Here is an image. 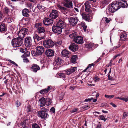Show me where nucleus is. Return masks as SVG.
Instances as JSON below:
<instances>
[{
  "instance_id": "f257e3e1",
  "label": "nucleus",
  "mask_w": 128,
  "mask_h": 128,
  "mask_svg": "<svg viewBox=\"0 0 128 128\" xmlns=\"http://www.w3.org/2000/svg\"><path fill=\"white\" fill-rule=\"evenodd\" d=\"M120 8V6L118 2H114L112 4L111 6L109 7L106 10V12L109 11L110 12L113 13Z\"/></svg>"
},
{
  "instance_id": "f03ea898",
  "label": "nucleus",
  "mask_w": 128,
  "mask_h": 128,
  "mask_svg": "<svg viewBox=\"0 0 128 128\" xmlns=\"http://www.w3.org/2000/svg\"><path fill=\"white\" fill-rule=\"evenodd\" d=\"M41 110L38 112V116L42 118H47L48 116V115L46 113L48 111L47 108L43 107L41 108Z\"/></svg>"
},
{
  "instance_id": "7ed1b4c3",
  "label": "nucleus",
  "mask_w": 128,
  "mask_h": 128,
  "mask_svg": "<svg viewBox=\"0 0 128 128\" xmlns=\"http://www.w3.org/2000/svg\"><path fill=\"white\" fill-rule=\"evenodd\" d=\"M22 39L19 37L13 39L12 41V44L13 47H19L22 45L23 43Z\"/></svg>"
},
{
  "instance_id": "20e7f679",
  "label": "nucleus",
  "mask_w": 128,
  "mask_h": 128,
  "mask_svg": "<svg viewBox=\"0 0 128 128\" xmlns=\"http://www.w3.org/2000/svg\"><path fill=\"white\" fill-rule=\"evenodd\" d=\"M42 25V23H38L36 24L35 27L37 30L38 33V34H40L42 35L43 37H45L44 32L45 30L44 27L41 26Z\"/></svg>"
},
{
  "instance_id": "39448f33",
  "label": "nucleus",
  "mask_w": 128,
  "mask_h": 128,
  "mask_svg": "<svg viewBox=\"0 0 128 128\" xmlns=\"http://www.w3.org/2000/svg\"><path fill=\"white\" fill-rule=\"evenodd\" d=\"M43 44L45 48H50L54 46V43L52 40L49 39L43 41Z\"/></svg>"
},
{
  "instance_id": "423d86ee",
  "label": "nucleus",
  "mask_w": 128,
  "mask_h": 128,
  "mask_svg": "<svg viewBox=\"0 0 128 128\" xmlns=\"http://www.w3.org/2000/svg\"><path fill=\"white\" fill-rule=\"evenodd\" d=\"M36 52H34L33 54L36 56L42 54L44 51V48L42 46H38L36 48Z\"/></svg>"
},
{
  "instance_id": "0eeeda50",
  "label": "nucleus",
  "mask_w": 128,
  "mask_h": 128,
  "mask_svg": "<svg viewBox=\"0 0 128 128\" xmlns=\"http://www.w3.org/2000/svg\"><path fill=\"white\" fill-rule=\"evenodd\" d=\"M24 44L26 47H30L32 45V40L30 37L28 36L25 38Z\"/></svg>"
},
{
  "instance_id": "6e6552de",
  "label": "nucleus",
  "mask_w": 128,
  "mask_h": 128,
  "mask_svg": "<svg viewBox=\"0 0 128 128\" xmlns=\"http://www.w3.org/2000/svg\"><path fill=\"white\" fill-rule=\"evenodd\" d=\"M78 20L76 17H72L70 18L69 21L71 25L74 26L77 24Z\"/></svg>"
},
{
  "instance_id": "1a4fd4ad",
  "label": "nucleus",
  "mask_w": 128,
  "mask_h": 128,
  "mask_svg": "<svg viewBox=\"0 0 128 128\" xmlns=\"http://www.w3.org/2000/svg\"><path fill=\"white\" fill-rule=\"evenodd\" d=\"M62 28L56 25L53 26L52 27V30L53 32L57 34H60L62 32Z\"/></svg>"
},
{
  "instance_id": "9d476101",
  "label": "nucleus",
  "mask_w": 128,
  "mask_h": 128,
  "mask_svg": "<svg viewBox=\"0 0 128 128\" xmlns=\"http://www.w3.org/2000/svg\"><path fill=\"white\" fill-rule=\"evenodd\" d=\"M58 12L56 10H52L50 14V18L54 19L58 16Z\"/></svg>"
},
{
  "instance_id": "9b49d317",
  "label": "nucleus",
  "mask_w": 128,
  "mask_h": 128,
  "mask_svg": "<svg viewBox=\"0 0 128 128\" xmlns=\"http://www.w3.org/2000/svg\"><path fill=\"white\" fill-rule=\"evenodd\" d=\"M74 40L76 43L80 44H82L83 42L82 37L78 35Z\"/></svg>"
},
{
  "instance_id": "f8f14e48",
  "label": "nucleus",
  "mask_w": 128,
  "mask_h": 128,
  "mask_svg": "<svg viewBox=\"0 0 128 128\" xmlns=\"http://www.w3.org/2000/svg\"><path fill=\"white\" fill-rule=\"evenodd\" d=\"M53 20L48 18H45L44 19L43 21V23L46 26H48L52 24L53 22Z\"/></svg>"
},
{
  "instance_id": "ddd939ff",
  "label": "nucleus",
  "mask_w": 128,
  "mask_h": 128,
  "mask_svg": "<svg viewBox=\"0 0 128 128\" xmlns=\"http://www.w3.org/2000/svg\"><path fill=\"white\" fill-rule=\"evenodd\" d=\"M44 37H43L40 34H39V35H38L36 34H34L33 36V38L34 42H35V43H36V42H38L42 39L44 38Z\"/></svg>"
},
{
  "instance_id": "4468645a",
  "label": "nucleus",
  "mask_w": 128,
  "mask_h": 128,
  "mask_svg": "<svg viewBox=\"0 0 128 128\" xmlns=\"http://www.w3.org/2000/svg\"><path fill=\"white\" fill-rule=\"evenodd\" d=\"M90 2L89 1L86 2L84 3V5L85 6V11L88 12H90V8L91 6L90 5Z\"/></svg>"
},
{
  "instance_id": "2eb2a0df",
  "label": "nucleus",
  "mask_w": 128,
  "mask_h": 128,
  "mask_svg": "<svg viewBox=\"0 0 128 128\" xmlns=\"http://www.w3.org/2000/svg\"><path fill=\"white\" fill-rule=\"evenodd\" d=\"M76 67H71L65 70L67 75H69L75 72L76 70Z\"/></svg>"
},
{
  "instance_id": "dca6fc26",
  "label": "nucleus",
  "mask_w": 128,
  "mask_h": 128,
  "mask_svg": "<svg viewBox=\"0 0 128 128\" xmlns=\"http://www.w3.org/2000/svg\"><path fill=\"white\" fill-rule=\"evenodd\" d=\"M46 55L48 57H51L54 54V52L50 49H48L46 50L45 52Z\"/></svg>"
},
{
  "instance_id": "f3484780",
  "label": "nucleus",
  "mask_w": 128,
  "mask_h": 128,
  "mask_svg": "<svg viewBox=\"0 0 128 128\" xmlns=\"http://www.w3.org/2000/svg\"><path fill=\"white\" fill-rule=\"evenodd\" d=\"M69 49L73 52L76 51L78 48V46L74 44H71L69 47Z\"/></svg>"
},
{
  "instance_id": "a211bd4d",
  "label": "nucleus",
  "mask_w": 128,
  "mask_h": 128,
  "mask_svg": "<svg viewBox=\"0 0 128 128\" xmlns=\"http://www.w3.org/2000/svg\"><path fill=\"white\" fill-rule=\"evenodd\" d=\"M61 54L63 56L68 58L70 57V52L65 49L62 51Z\"/></svg>"
},
{
  "instance_id": "6ab92c4d",
  "label": "nucleus",
  "mask_w": 128,
  "mask_h": 128,
  "mask_svg": "<svg viewBox=\"0 0 128 128\" xmlns=\"http://www.w3.org/2000/svg\"><path fill=\"white\" fill-rule=\"evenodd\" d=\"M120 6L122 8H127L128 5L126 3V2L125 0H122L120 2H118Z\"/></svg>"
},
{
  "instance_id": "aec40b11",
  "label": "nucleus",
  "mask_w": 128,
  "mask_h": 128,
  "mask_svg": "<svg viewBox=\"0 0 128 128\" xmlns=\"http://www.w3.org/2000/svg\"><path fill=\"white\" fill-rule=\"evenodd\" d=\"M22 15L24 16L28 17L29 16L28 13L30 12L29 10L26 8L23 9L22 11Z\"/></svg>"
},
{
  "instance_id": "412c9836",
  "label": "nucleus",
  "mask_w": 128,
  "mask_h": 128,
  "mask_svg": "<svg viewBox=\"0 0 128 128\" xmlns=\"http://www.w3.org/2000/svg\"><path fill=\"white\" fill-rule=\"evenodd\" d=\"M51 86H48L47 88L44 89L40 91V93L42 94H44L45 93H48L51 89Z\"/></svg>"
},
{
  "instance_id": "4be33fe9",
  "label": "nucleus",
  "mask_w": 128,
  "mask_h": 128,
  "mask_svg": "<svg viewBox=\"0 0 128 128\" xmlns=\"http://www.w3.org/2000/svg\"><path fill=\"white\" fill-rule=\"evenodd\" d=\"M39 66L36 64H34L32 67V70L34 72H36L38 70H40Z\"/></svg>"
},
{
  "instance_id": "5701e85b",
  "label": "nucleus",
  "mask_w": 128,
  "mask_h": 128,
  "mask_svg": "<svg viewBox=\"0 0 128 128\" xmlns=\"http://www.w3.org/2000/svg\"><path fill=\"white\" fill-rule=\"evenodd\" d=\"M21 124L23 128L27 127L28 126V119L25 118L22 122Z\"/></svg>"
},
{
  "instance_id": "b1692460",
  "label": "nucleus",
  "mask_w": 128,
  "mask_h": 128,
  "mask_svg": "<svg viewBox=\"0 0 128 128\" xmlns=\"http://www.w3.org/2000/svg\"><path fill=\"white\" fill-rule=\"evenodd\" d=\"M56 25L60 27L62 29L64 28L65 26L64 22L61 20H59L57 24H56Z\"/></svg>"
},
{
  "instance_id": "393cba45",
  "label": "nucleus",
  "mask_w": 128,
  "mask_h": 128,
  "mask_svg": "<svg viewBox=\"0 0 128 128\" xmlns=\"http://www.w3.org/2000/svg\"><path fill=\"white\" fill-rule=\"evenodd\" d=\"M81 15L82 16V18L86 20H89L90 19V16L88 14H86L84 13H82L80 12Z\"/></svg>"
},
{
  "instance_id": "a878e982",
  "label": "nucleus",
  "mask_w": 128,
  "mask_h": 128,
  "mask_svg": "<svg viewBox=\"0 0 128 128\" xmlns=\"http://www.w3.org/2000/svg\"><path fill=\"white\" fill-rule=\"evenodd\" d=\"M64 5L67 8H72V1L65 3L64 4Z\"/></svg>"
},
{
  "instance_id": "bb28decb",
  "label": "nucleus",
  "mask_w": 128,
  "mask_h": 128,
  "mask_svg": "<svg viewBox=\"0 0 128 128\" xmlns=\"http://www.w3.org/2000/svg\"><path fill=\"white\" fill-rule=\"evenodd\" d=\"M39 101L40 102V106H44L46 104V99L45 98H42L40 99Z\"/></svg>"
},
{
  "instance_id": "cd10ccee",
  "label": "nucleus",
  "mask_w": 128,
  "mask_h": 128,
  "mask_svg": "<svg viewBox=\"0 0 128 128\" xmlns=\"http://www.w3.org/2000/svg\"><path fill=\"white\" fill-rule=\"evenodd\" d=\"M37 7L42 12H44L45 10V8L40 4H37Z\"/></svg>"
},
{
  "instance_id": "c85d7f7f",
  "label": "nucleus",
  "mask_w": 128,
  "mask_h": 128,
  "mask_svg": "<svg viewBox=\"0 0 128 128\" xmlns=\"http://www.w3.org/2000/svg\"><path fill=\"white\" fill-rule=\"evenodd\" d=\"M57 7L59 10H60L62 12H64L67 10L66 8L62 6L59 4H57Z\"/></svg>"
},
{
  "instance_id": "c756f323",
  "label": "nucleus",
  "mask_w": 128,
  "mask_h": 128,
  "mask_svg": "<svg viewBox=\"0 0 128 128\" xmlns=\"http://www.w3.org/2000/svg\"><path fill=\"white\" fill-rule=\"evenodd\" d=\"M55 62L57 65H59L62 62V60L59 57H57L56 59Z\"/></svg>"
},
{
  "instance_id": "7c9ffc66",
  "label": "nucleus",
  "mask_w": 128,
  "mask_h": 128,
  "mask_svg": "<svg viewBox=\"0 0 128 128\" xmlns=\"http://www.w3.org/2000/svg\"><path fill=\"white\" fill-rule=\"evenodd\" d=\"M18 35L19 38L22 39V38L26 36V35L24 34L23 32H22L20 30L19 31L18 33Z\"/></svg>"
},
{
  "instance_id": "2f4dec72",
  "label": "nucleus",
  "mask_w": 128,
  "mask_h": 128,
  "mask_svg": "<svg viewBox=\"0 0 128 128\" xmlns=\"http://www.w3.org/2000/svg\"><path fill=\"white\" fill-rule=\"evenodd\" d=\"M78 36L77 33L76 32H74L69 35V36L71 38H73L75 39V38H76Z\"/></svg>"
},
{
  "instance_id": "473e14b6",
  "label": "nucleus",
  "mask_w": 128,
  "mask_h": 128,
  "mask_svg": "<svg viewBox=\"0 0 128 128\" xmlns=\"http://www.w3.org/2000/svg\"><path fill=\"white\" fill-rule=\"evenodd\" d=\"M127 35V34L125 33L122 34L120 36V39L124 41L126 40Z\"/></svg>"
},
{
  "instance_id": "72a5a7b5",
  "label": "nucleus",
  "mask_w": 128,
  "mask_h": 128,
  "mask_svg": "<svg viewBox=\"0 0 128 128\" xmlns=\"http://www.w3.org/2000/svg\"><path fill=\"white\" fill-rule=\"evenodd\" d=\"M52 102V100L50 98H48L46 99V106L50 105Z\"/></svg>"
},
{
  "instance_id": "f704fd0d",
  "label": "nucleus",
  "mask_w": 128,
  "mask_h": 128,
  "mask_svg": "<svg viewBox=\"0 0 128 128\" xmlns=\"http://www.w3.org/2000/svg\"><path fill=\"white\" fill-rule=\"evenodd\" d=\"M20 30L22 32H23V33L26 36L28 32V29L25 28H22Z\"/></svg>"
},
{
  "instance_id": "c9c22d12",
  "label": "nucleus",
  "mask_w": 128,
  "mask_h": 128,
  "mask_svg": "<svg viewBox=\"0 0 128 128\" xmlns=\"http://www.w3.org/2000/svg\"><path fill=\"white\" fill-rule=\"evenodd\" d=\"M6 30V27L4 24H2L0 26V30L1 32L5 31Z\"/></svg>"
},
{
  "instance_id": "e433bc0d",
  "label": "nucleus",
  "mask_w": 128,
  "mask_h": 128,
  "mask_svg": "<svg viewBox=\"0 0 128 128\" xmlns=\"http://www.w3.org/2000/svg\"><path fill=\"white\" fill-rule=\"evenodd\" d=\"M77 58L76 55H74L72 56V58L71 61L72 62L74 63L76 61V60Z\"/></svg>"
},
{
  "instance_id": "4c0bfd02",
  "label": "nucleus",
  "mask_w": 128,
  "mask_h": 128,
  "mask_svg": "<svg viewBox=\"0 0 128 128\" xmlns=\"http://www.w3.org/2000/svg\"><path fill=\"white\" fill-rule=\"evenodd\" d=\"M59 76L64 78H65L66 76V74H65L62 72H60L58 74Z\"/></svg>"
},
{
  "instance_id": "58836bf2",
  "label": "nucleus",
  "mask_w": 128,
  "mask_h": 128,
  "mask_svg": "<svg viewBox=\"0 0 128 128\" xmlns=\"http://www.w3.org/2000/svg\"><path fill=\"white\" fill-rule=\"evenodd\" d=\"M94 46V44L92 42L88 43L86 44V46L88 48H91Z\"/></svg>"
},
{
  "instance_id": "ea45409f",
  "label": "nucleus",
  "mask_w": 128,
  "mask_h": 128,
  "mask_svg": "<svg viewBox=\"0 0 128 128\" xmlns=\"http://www.w3.org/2000/svg\"><path fill=\"white\" fill-rule=\"evenodd\" d=\"M26 52H24V55L25 56H28L30 54V52L28 51L27 48L26 49Z\"/></svg>"
},
{
  "instance_id": "a19ab883",
  "label": "nucleus",
  "mask_w": 128,
  "mask_h": 128,
  "mask_svg": "<svg viewBox=\"0 0 128 128\" xmlns=\"http://www.w3.org/2000/svg\"><path fill=\"white\" fill-rule=\"evenodd\" d=\"M81 26L83 28V29L85 32L87 26H86V24L82 22L81 23Z\"/></svg>"
},
{
  "instance_id": "79ce46f5",
  "label": "nucleus",
  "mask_w": 128,
  "mask_h": 128,
  "mask_svg": "<svg viewBox=\"0 0 128 128\" xmlns=\"http://www.w3.org/2000/svg\"><path fill=\"white\" fill-rule=\"evenodd\" d=\"M120 45H118V46H115L113 48H110V51L112 52L114 50H116L117 48H118L120 46Z\"/></svg>"
},
{
  "instance_id": "37998d69",
  "label": "nucleus",
  "mask_w": 128,
  "mask_h": 128,
  "mask_svg": "<svg viewBox=\"0 0 128 128\" xmlns=\"http://www.w3.org/2000/svg\"><path fill=\"white\" fill-rule=\"evenodd\" d=\"M32 128H40L38 125L36 123L33 124L32 125Z\"/></svg>"
},
{
  "instance_id": "c03bdc74",
  "label": "nucleus",
  "mask_w": 128,
  "mask_h": 128,
  "mask_svg": "<svg viewBox=\"0 0 128 128\" xmlns=\"http://www.w3.org/2000/svg\"><path fill=\"white\" fill-rule=\"evenodd\" d=\"M104 96L106 98L111 99L113 98L114 96L113 95H108L106 94H105Z\"/></svg>"
},
{
  "instance_id": "a18cd8bd",
  "label": "nucleus",
  "mask_w": 128,
  "mask_h": 128,
  "mask_svg": "<svg viewBox=\"0 0 128 128\" xmlns=\"http://www.w3.org/2000/svg\"><path fill=\"white\" fill-rule=\"evenodd\" d=\"M78 110V108H75L74 109L72 110H70V112L71 113H72L76 112Z\"/></svg>"
},
{
  "instance_id": "49530a36",
  "label": "nucleus",
  "mask_w": 128,
  "mask_h": 128,
  "mask_svg": "<svg viewBox=\"0 0 128 128\" xmlns=\"http://www.w3.org/2000/svg\"><path fill=\"white\" fill-rule=\"evenodd\" d=\"M27 6L30 9H31L32 8V4H27Z\"/></svg>"
},
{
  "instance_id": "de8ad7c7",
  "label": "nucleus",
  "mask_w": 128,
  "mask_h": 128,
  "mask_svg": "<svg viewBox=\"0 0 128 128\" xmlns=\"http://www.w3.org/2000/svg\"><path fill=\"white\" fill-rule=\"evenodd\" d=\"M128 116V112H124L123 114V116L124 118H125Z\"/></svg>"
},
{
  "instance_id": "09e8293b",
  "label": "nucleus",
  "mask_w": 128,
  "mask_h": 128,
  "mask_svg": "<svg viewBox=\"0 0 128 128\" xmlns=\"http://www.w3.org/2000/svg\"><path fill=\"white\" fill-rule=\"evenodd\" d=\"M4 11L5 13L8 14L9 12V10L8 8L7 7L5 8L4 9Z\"/></svg>"
},
{
  "instance_id": "8fccbe9b",
  "label": "nucleus",
  "mask_w": 128,
  "mask_h": 128,
  "mask_svg": "<svg viewBox=\"0 0 128 128\" xmlns=\"http://www.w3.org/2000/svg\"><path fill=\"white\" fill-rule=\"evenodd\" d=\"M100 119L101 120H104V121H105V122L106 121V119H105L104 117V116H102V115H101L100 116Z\"/></svg>"
},
{
  "instance_id": "3c124183",
  "label": "nucleus",
  "mask_w": 128,
  "mask_h": 128,
  "mask_svg": "<svg viewBox=\"0 0 128 128\" xmlns=\"http://www.w3.org/2000/svg\"><path fill=\"white\" fill-rule=\"evenodd\" d=\"M26 48H25L24 49L20 48V52H23L24 54V52H26Z\"/></svg>"
},
{
  "instance_id": "603ef678",
  "label": "nucleus",
  "mask_w": 128,
  "mask_h": 128,
  "mask_svg": "<svg viewBox=\"0 0 128 128\" xmlns=\"http://www.w3.org/2000/svg\"><path fill=\"white\" fill-rule=\"evenodd\" d=\"M55 109L54 107H52L50 109V112L54 113L55 112Z\"/></svg>"
},
{
  "instance_id": "864d4df0",
  "label": "nucleus",
  "mask_w": 128,
  "mask_h": 128,
  "mask_svg": "<svg viewBox=\"0 0 128 128\" xmlns=\"http://www.w3.org/2000/svg\"><path fill=\"white\" fill-rule=\"evenodd\" d=\"M23 61L24 62H28V60L26 58H24L23 59Z\"/></svg>"
},
{
  "instance_id": "5fc2aeb1",
  "label": "nucleus",
  "mask_w": 128,
  "mask_h": 128,
  "mask_svg": "<svg viewBox=\"0 0 128 128\" xmlns=\"http://www.w3.org/2000/svg\"><path fill=\"white\" fill-rule=\"evenodd\" d=\"M16 104L17 105V106L18 107L20 106V102H19L18 101H17L16 102Z\"/></svg>"
},
{
  "instance_id": "6e6d98bb",
  "label": "nucleus",
  "mask_w": 128,
  "mask_h": 128,
  "mask_svg": "<svg viewBox=\"0 0 128 128\" xmlns=\"http://www.w3.org/2000/svg\"><path fill=\"white\" fill-rule=\"evenodd\" d=\"M30 106H29L27 107V108L28 109V110H27V111L28 112H30Z\"/></svg>"
},
{
  "instance_id": "4d7b16f0",
  "label": "nucleus",
  "mask_w": 128,
  "mask_h": 128,
  "mask_svg": "<svg viewBox=\"0 0 128 128\" xmlns=\"http://www.w3.org/2000/svg\"><path fill=\"white\" fill-rule=\"evenodd\" d=\"M93 114L94 115V116H98L96 114H99V112H93Z\"/></svg>"
},
{
  "instance_id": "13d9d810",
  "label": "nucleus",
  "mask_w": 128,
  "mask_h": 128,
  "mask_svg": "<svg viewBox=\"0 0 128 128\" xmlns=\"http://www.w3.org/2000/svg\"><path fill=\"white\" fill-rule=\"evenodd\" d=\"M103 3H104L106 4H108V0H104L103 1Z\"/></svg>"
},
{
  "instance_id": "bf43d9fd",
  "label": "nucleus",
  "mask_w": 128,
  "mask_h": 128,
  "mask_svg": "<svg viewBox=\"0 0 128 128\" xmlns=\"http://www.w3.org/2000/svg\"><path fill=\"white\" fill-rule=\"evenodd\" d=\"M110 104L112 105L113 107L114 108H116L117 106L115 105L112 102H111L110 103Z\"/></svg>"
},
{
  "instance_id": "052dcab7",
  "label": "nucleus",
  "mask_w": 128,
  "mask_h": 128,
  "mask_svg": "<svg viewBox=\"0 0 128 128\" xmlns=\"http://www.w3.org/2000/svg\"><path fill=\"white\" fill-rule=\"evenodd\" d=\"M99 79H100L98 78V77H95L94 78V80L96 82L98 81Z\"/></svg>"
},
{
  "instance_id": "680f3d73",
  "label": "nucleus",
  "mask_w": 128,
  "mask_h": 128,
  "mask_svg": "<svg viewBox=\"0 0 128 128\" xmlns=\"http://www.w3.org/2000/svg\"><path fill=\"white\" fill-rule=\"evenodd\" d=\"M120 54H118L114 56L113 57V59H115L116 57H117L118 56H120Z\"/></svg>"
},
{
  "instance_id": "e2e57ef3",
  "label": "nucleus",
  "mask_w": 128,
  "mask_h": 128,
  "mask_svg": "<svg viewBox=\"0 0 128 128\" xmlns=\"http://www.w3.org/2000/svg\"><path fill=\"white\" fill-rule=\"evenodd\" d=\"M122 100L125 101L126 102L128 100V98H122Z\"/></svg>"
},
{
  "instance_id": "0e129e2a",
  "label": "nucleus",
  "mask_w": 128,
  "mask_h": 128,
  "mask_svg": "<svg viewBox=\"0 0 128 128\" xmlns=\"http://www.w3.org/2000/svg\"><path fill=\"white\" fill-rule=\"evenodd\" d=\"M94 65L93 64H89L88 66L87 67L88 69L90 68L92 66H93Z\"/></svg>"
},
{
  "instance_id": "69168bd1",
  "label": "nucleus",
  "mask_w": 128,
  "mask_h": 128,
  "mask_svg": "<svg viewBox=\"0 0 128 128\" xmlns=\"http://www.w3.org/2000/svg\"><path fill=\"white\" fill-rule=\"evenodd\" d=\"M101 126L100 124H99L97 126L96 128H101Z\"/></svg>"
},
{
  "instance_id": "338daca9",
  "label": "nucleus",
  "mask_w": 128,
  "mask_h": 128,
  "mask_svg": "<svg viewBox=\"0 0 128 128\" xmlns=\"http://www.w3.org/2000/svg\"><path fill=\"white\" fill-rule=\"evenodd\" d=\"M12 63L13 64L15 65L16 66H18V64L16 63L15 62H14V61H12Z\"/></svg>"
},
{
  "instance_id": "774afa93",
  "label": "nucleus",
  "mask_w": 128,
  "mask_h": 128,
  "mask_svg": "<svg viewBox=\"0 0 128 128\" xmlns=\"http://www.w3.org/2000/svg\"><path fill=\"white\" fill-rule=\"evenodd\" d=\"M84 108H86V110L88 109L89 108V107H88V106H87V105H86L84 107Z\"/></svg>"
}]
</instances>
